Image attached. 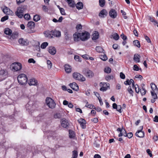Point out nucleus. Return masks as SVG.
<instances>
[{
	"label": "nucleus",
	"instance_id": "f257e3e1",
	"mask_svg": "<svg viewBox=\"0 0 158 158\" xmlns=\"http://www.w3.org/2000/svg\"><path fill=\"white\" fill-rule=\"evenodd\" d=\"M26 6H21L18 7L15 12L16 15L19 18H22L23 16V12L26 10Z\"/></svg>",
	"mask_w": 158,
	"mask_h": 158
},
{
	"label": "nucleus",
	"instance_id": "f03ea898",
	"mask_svg": "<svg viewBox=\"0 0 158 158\" xmlns=\"http://www.w3.org/2000/svg\"><path fill=\"white\" fill-rule=\"evenodd\" d=\"M17 80L19 83L21 85H25L27 81V76L23 73L21 74L18 76Z\"/></svg>",
	"mask_w": 158,
	"mask_h": 158
},
{
	"label": "nucleus",
	"instance_id": "7ed1b4c3",
	"mask_svg": "<svg viewBox=\"0 0 158 158\" xmlns=\"http://www.w3.org/2000/svg\"><path fill=\"white\" fill-rule=\"evenodd\" d=\"M22 68V64L19 62H14L10 66V68L14 72L19 71Z\"/></svg>",
	"mask_w": 158,
	"mask_h": 158
},
{
	"label": "nucleus",
	"instance_id": "20e7f679",
	"mask_svg": "<svg viewBox=\"0 0 158 158\" xmlns=\"http://www.w3.org/2000/svg\"><path fill=\"white\" fill-rule=\"evenodd\" d=\"M73 77L76 80L81 81H85V78L80 73L75 72L73 73Z\"/></svg>",
	"mask_w": 158,
	"mask_h": 158
},
{
	"label": "nucleus",
	"instance_id": "39448f33",
	"mask_svg": "<svg viewBox=\"0 0 158 158\" xmlns=\"http://www.w3.org/2000/svg\"><path fill=\"white\" fill-rule=\"evenodd\" d=\"M46 103L47 105L51 108H54L56 105L54 100L50 98H46Z\"/></svg>",
	"mask_w": 158,
	"mask_h": 158
},
{
	"label": "nucleus",
	"instance_id": "423d86ee",
	"mask_svg": "<svg viewBox=\"0 0 158 158\" xmlns=\"http://www.w3.org/2000/svg\"><path fill=\"white\" fill-rule=\"evenodd\" d=\"M83 73L86 77L91 78L94 76V73L92 71L88 69H84L82 71Z\"/></svg>",
	"mask_w": 158,
	"mask_h": 158
},
{
	"label": "nucleus",
	"instance_id": "0eeeda50",
	"mask_svg": "<svg viewBox=\"0 0 158 158\" xmlns=\"http://www.w3.org/2000/svg\"><path fill=\"white\" fill-rule=\"evenodd\" d=\"M90 37L89 33L85 31L81 33L80 40L82 41H84L87 40Z\"/></svg>",
	"mask_w": 158,
	"mask_h": 158
},
{
	"label": "nucleus",
	"instance_id": "6e6552de",
	"mask_svg": "<svg viewBox=\"0 0 158 158\" xmlns=\"http://www.w3.org/2000/svg\"><path fill=\"white\" fill-rule=\"evenodd\" d=\"M100 84V86L102 85V86L101 88H100V90L102 91H106L107 90V88L109 87L110 85L109 83H101Z\"/></svg>",
	"mask_w": 158,
	"mask_h": 158
},
{
	"label": "nucleus",
	"instance_id": "1a4fd4ad",
	"mask_svg": "<svg viewBox=\"0 0 158 158\" xmlns=\"http://www.w3.org/2000/svg\"><path fill=\"white\" fill-rule=\"evenodd\" d=\"M7 72L5 69H1L0 70V77L2 80L5 79L7 77Z\"/></svg>",
	"mask_w": 158,
	"mask_h": 158
},
{
	"label": "nucleus",
	"instance_id": "9d476101",
	"mask_svg": "<svg viewBox=\"0 0 158 158\" xmlns=\"http://www.w3.org/2000/svg\"><path fill=\"white\" fill-rule=\"evenodd\" d=\"M110 16L112 18H115L117 16V13L116 11L114 9H111L109 12Z\"/></svg>",
	"mask_w": 158,
	"mask_h": 158
},
{
	"label": "nucleus",
	"instance_id": "9b49d317",
	"mask_svg": "<svg viewBox=\"0 0 158 158\" xmlns=\"http://www.w3.org/2000/svg\"><path fill=\"white\" fill-rule=\"evenodd\" d=\"M143 129V127H141L140 130H138L135 133V135L136 136L139 138H143L144 137V133L142 130Z\"/></svg>",
	"mask_w": 158,
	"mask_h": 158
},
{
	"label": "nucleus",
	"instance_id": "f8f14e48",
	"mask_svg": "<svg viewBox=\"0 0 158 158\" xmlns=\"http://www.w3.org/2000/svg\"><path fill=\"white\" fill-rule=\"evenodd\" d=\"M77 121L80 124L82 128L84 129L85 128L86 121L84 119L80 118L77 120Z\"/></svg>",
	"mask_w": 158,
	"mask_h": 158
},
{
	"label": "nucleus",
	"instance_id": "ddd939ff",
	"mask_svg": "<svg viewBox=\"0 0 158 158\" xmlns=\"http://www.w3.org/2000/svg\"><path fill=\"white\" fill-rule=\"evenodd\" d=\"M18 42L20 44L23 45H27L29 44L27 40L22 38L19 39L18 40Z\"/></svg>",
	"mask_w": 158,
	"mask_h": 158
},
{
	"label": "nucleus",
	"instance_id": "4468645a",
	"mask_svg": "<svg viewBox=\"0 0 158 158\" xmlns=\"http://www.w3.org/2000/svg\"><path fill=\"white\" fill-rule=\"evenodd\" d=\"M61 124L62 127L67 128L69 125V123L68 120L64 118L62 120Z\"/></svg>",
	"mask_w": 158,
	"mask_h": 158
},
{
	"label": "nucleus",
	"instance_id": "2eb2a0df",
	"mask_svg": "<svg viewBox=\"0 0 158 158\" xmlns=\"http://www.w3.org/2000/svg\"><path fill=\"white\" fill-rule=\"evenodd\" d=\"M53 32V30L51 31L48 30L45 31L44 33L46 37L51 38H52V34Z\"/></svg>",
	"mask_w": 158,
	"mask_h": 158
},
{
	"label": "nucleus",
	"instance_id": "dca6fc26",
	"mask_svg": "<svg viewBox=\"0 0 158 158\" xmlns=\"http://www.w3.org/2000/svg\"><path fill=\"white\" fill-rule=\"evenodd\" d=\"M48 52L52 55H54L56 53V50L54 47H49L48 48Z\"/></svg>",
	"mask_w": 158,
	"mask_h": 158
},
{
	"label": "nucleus",
	"instance_id": "f3484780",
	"mask_svg": "<svg viewBox=\"0 0 158 158\" xmlns=\"http://www.w3.org/2000/svg\"><path fill=\"white\" fill-rule=\"evenodd\" d=\"M3 12L6 15H10L12 14V12L9 8L5 6L2 9Z\"/></svg>",
	"mask_w": 158,
	"mask_h": 158
},
{
	"label": "nucleus",
	"instance_id": "a211bd4d",
	"mask_svg": "<svg viewBox=\"0 0 158 158\" xmlns=\"http://www.w3.org/2000/svg\"><path fill=\"white\" fill-rule=\"evenodd\" d=\"M69 85L72 89L75 91H77L79 89L77 85L75 82L70 83Z\"/></svg>",
	"mask_w": 158,
	"mask_h": 158
},
{
	"label": "nucleus",
	"instance_id": "6ab92c4d",
	"mask_svg": "<svg viewBox=\"0 0 158 158\" xmlns=\"http://www.w3.org/2000/svg\"><path fill=\"white\" fill-rule=\"evenodd\" d=\"M30 85H36L37 84V81L34 78H32L30 79L28 83Z\"/></svg>",
	"mask_w": 158,
	"mask_h": 158
},
{
	"label": "nucleus",
	"instance_id": "aec40b11",
	"mask_svg": "<svg viewBox=\"0 0 158 158\" xmlns=\"http://www.w3.org/2000/svg\"><path fill=\"white\" fill-rule=\"evenodd\" d=\"M74 40L75 41H78L80 40L81 33H75L73 35Z\"/></svg>",
	"mask_w": 158,
	"mask_h": 158
},
{
	"label": "nucleus",
	"instance_id": "412c9836",
	"mask_svg": "<svg viewBox=\"0 0 158 158\" xmlns=\"http://www.w3.org/2000/svg\"><path fill=\"white\" fill-rule=\"evenodd\" d=\"M68 4L69 6L71 7H74L75 6V3L73 0H65Z\"/></svg>",
	"mask_w": 158,
	"mask_h": 158
},
{
	"label": "nucleus",
	"instance_id": "4be33fe9",
	"mask_svg": "<svg viewBox=\"0 0 158 158\" xmlns=\"http://www.w3.org/2000/svg\"><path fill=\"white\" fill-rule=\"evenodd\" d=\"M107 14L106 10L105 9L102 10L99 14V16L101 17H104L106 16Z\"/></svg>",
	"mask_w": 158,
	"mask_h": 158
},
{
	"label": "nucleus",
	"instance_id": "5701e85b",
	"mask_svg": "<svg viewBox=\"0 0 158 158\" xmlns=\"http://www.w3.org/2000/svg\"><path fill=\"white\" fill-rule=\"evenodd\" d=\"M52 37H59L61 36L60 32L56 30H53Z\"/></svg>",
	"mask_w": 158,
	"mask_h": 158
},
{
	"label": "nucleus",
	"instance_id": "b1692460",
	"mask_svg": "<svg viewBox=\"0 0 158 158\" xmlns=\"http://www.w3.org/2000/svg\"><path fill=\"white\" fill-rule=\"evenodd\" d=\"M64 69L65 72L67 73H70L71 72V67L69 65L66 64L64 66Z\"/></svg>",
	"mask_w": 158,
	"mask_h": 158
},
{
	"label": "nucleus",
	"instance_id": "393cba45",
	"mask_svg": "<svg viewBox=\"0 0 158 158\" xmlns=\"http://www.w3.org/2000/svg\"><path fill=\"white\" fill-rule=\"evenodd\" d=\"M140 56L139 54H135L134 55L133 59L136 62H140Z\"/></svg>",
	"mask_w": 158,
	"mask_h": 158
},
{
	"label": "nucleus",
	"instance_id": "a878e982",
	"mask_svg": "<svg viewBox=\"0 0 158 158\" xmlns=\"http://www.w3.org/2000/svg\"><path fill=\"white\" fill-rule=\"evenodd\" d=\"M27 27L30 29H33L35 27V23L33 21H30L28 23Z\"/></svg>",
	"mask_w": 158,
	"mask_h": 158
},
{
	"label": "nucleus",
	"instance_id": "bb28decb",
	"mask_svg": "<svg viewBox=\"0 0 158 158\" xmlns=\"http://www.w3.org/2000/svg\"><path fill=\"white\" fill-rule=\"evenodd\" d=\"M92 39L93 40H96L98 39L99 37V34L97 31H95L92 35Z\"/></svg>",
	"mask_w": 158,
	"mask_h": 158
},
{
	"label": "nucleus",
	"instance_id": "cd10ccee",
	"mask_svg": "<svg viewBox=\"0 0 158 158\" xmlns=\"http://www.w3.org/2000/svg\"><path fill=\"white\" fill-rule=\"evenodd\" d=\"M75 6L76 8L78 10L82 9L83 7V3L80 2H78Z\"/></svg>",
	"mask_w": 158,
	"mask_h": 158
},
{
	"label": "nucleus",
	"instance_id": "c85d7f7f",
	"mask_svg": "<svg viewBox=\"0 0 158 158\" xmlns=\"http://www.w3.org/2000/svg\"><path fill=\"white\" fill-rule=\"evenodd\" d=\"M126 134H127V133L125 129L123 128L121 132V133L118 134V136L120 137L122 136L123 135L124 136V135H126Z\"/></svg>",
	"mask_w": 158,
	"mask_h": 158
},
{
	"label": "nucleus",
	"instance_id": "c756f323",
	"mask_svg": "<svg viewBox=\"0 0 158 158\" xmlns=\"http://www.w3.org/2000/svg\"><path fill=\"white\" fill-rule=\"evenodd\" d=\"M12 32V31L8 28H6L4 30V33L6 35H10L11 34Z\"/></svg>",
	"mask_w": 158,
	"mask_h": 158
},
{
	"label": "nucleus",
	"instance_id": "7c9ffc66",
	"mask_svg": "<svg viewBox=\"0 0 158 158\" xmlns=\"http://www.w3.org/2000/svg\"><path fill=\"white\" fill-rule=\"evenodd\" d=\"M113 76L112 75H107L105 77V79L108 81H110V80L113 79Z\"/></svg>",
	"mask_w": 158,
	"mask_h": 158
},
{
	"label": "nucleus",
	"instance_id": "2f4dec72",
	"mask_svg": "<svg viewBox=\"0 0 158 158\" xmlns=\"http://www.w3.org/2000/svg\"><path fill=\"white\" fill-rule=\"evenodd\" d=\"M69 136L70 138H73L75 136L74 132L72 130H69Z\"/></svg>",
	"mask_w": 158,
	"mask_h": 158
},
{
	"label": "nucleus",
	"instance_id": "473e14b6",
	"mask_svg": "<svg viewBox=\"0 0 158 158\" xmlns=\"http://www.w3.org/2000/svg\"><path fill=\"white\" fill-rule=\"evenodd\" d=\"M78 156V152L77 151L74 150L72 152V155L71 158H77Z\"/></svg>",
	"mask_w": 158,
	"mask_h": 158
},
{
	"label": "nucleus",
	"instance_id": "72a5a7b5",
	"mask_svg": "<svg viewBox=\"0 0 158 158\" xmlns=\"http://www.w3.org/2000/svg\"><path fill=\"white\" fill-rule=\"evenodd\" d=\"M40 19V16L39 15H35L34 16L33 20L35 22H37Z\"/></svg>",
	"mask_w": 158,
	"mask_h": 158
},
{
	"label": "nucleus",
	"instance_id": "f704fd0d",
	"mask_svg": "<svg viewBox=\"0 0 158 158\" xmlns=\"http://www.w3.org/2000/svg\"><path fill=\"white\" fill-rule=\"evenodd\" d=\"M132 82H133V80L132 79H131L130 80L127 79L126 81H124V84L126 85H130L131 84Z\"/></svg>",
	"mask_w": 158,
	"mask_h": 158
},
{
	"label": "nucleus",
	"instance_id": "c9c22d12",
	"mask_svg": "<svg viewBox=\"0 0 158 158\" xmlns=\"http://www.w3.org/2000/svg\"><path fill=\"white\" fill-rule=\"evenodd\" d=\"M48 45V42H44L41 44L40 47L42 49H45Z\"/></svg>",
	"mask_w": 158,
	"mask_h": 158
},
{
	"label": "nucleus",
	"instance_id": "e433bc0d",
	"mask_svg": "<svg viewBox=\"0 0 158 158\" xmlns=\"http://www.w3.org/2000/svg\"><path fill=\"white\" fill-rule=\"evenodd\" d=\"M96 51L98 52H103L104 50L100 46L97 47L96 48Z\"/></svg>",
	"mask_w": 158,
	"mask_h": 158
},
{
	"label": "nucleus",
	"instance_id": "4c0bfd02",
	"mask_svg": "<svg viewBox=\"0 0 158 158\" xmlns=\"http://www.w3.org/2000/svg\"><path fill=\"white\" fill-rule=\"evenodd\" d=\"M133 44L135 46L140 48V47L139 42L138 40H135L133 41Z\"/></svg>",
	"mask_w": 158,
	"mask_h": 158
},
{
	"label": "nucleus",
	"instance_id": "58836bf2",
	"mask_svg": "<svg viewBox=\"0 0 158 158\" xmlns=\"http://www.w3.org/2000/svg\"><path fill=\"white\" fill-rule=\"evenodd\" d=\"M99 5L101 7H103L105 5V0H99Z\"/></svg>",
	"mask_w": 158,
	"mask_h": 158
},
{
	"label": "nucleus",
	"instance_id": "ea45409f",
	"mask_svg": "<svg viewBox=\"0 0 158 158\" xmlns=\"http://www.w3.org/2000/svg\"><path fill=\"white\" fill-rule=\"evenodd\" d=\"M112 36L113 39L116 40H118L119 38V35L118 34L116 33H114L112 35Z\"/></svg>",
	"mask_w": 158,
	"mask_h": 158
},
{
	"label": "nucleus",
	"instance_id": "a19ab883",
	"mask_svg": "<svg viewBox=\"0 0 158 158\" xmlns=\"http://www.w3.org/2000/svg\"><path fill=\"white\" fill-rule=\"evenodd\" d=\"M104 72L107 73H111V69L109 67H106L104 70Z\"/></svg>",
	"mask_w": 158,
	"mask_h": 158
},
{
	"label": "nucleus",
	"instance_id": "79ce46f5",
	"mask_svg": "<svg viewBox=\"0 0 158 158\" xmlns=\"http://www.w3.org/2000/svg\"><path fill=\"white\" fill-rule=\"evenodd\" d=\"M150 85L151 86V89L153 91H154L156 89H157L156 86L155 84L153 83H151Z\"/></svg>",
	"mask_w": 158,
	"mask_h": 158
},
{
	"label": "nucleus",
	"instance_id": "37998d69",
	"mask_svg": "<svg viewBox=\"0 0 158 158\" xmlns=\"http://www.w3.org/2000/svg\"><path fill=\"white\" fill-rule=\"evenodd\" d=\"M88 104V102H87L86 103V105H85V106L86 107L88 108H89L90 109H95V106H94V105H92V104H88Z\"/></svg>",
	"mask_w": 158,
	"mask_h": 158
},
{
	"label": "nucleus",
	"instance_id": "c03bdc74",
	"mask_svg": "<svg viewBox=\"0 0 158 158\" xmlns=\"http://www.w3.org/2000/svg\"><path fill=\"white\" fill-rule=\"evenodd\" d=\"M139 91L142 95H144L145 94L146 90L143 87H142V89H140Z\"/></svg>",
	"mask_w": 158,
	"mask_h": 158
},
{
	"label": "nucleus",
	"instance_id": "a18cd8bd",
	"mask_svg": "<svg viewBox=\"0 0 158 158\" xmlns=\"http://www.w3.org/2000/svg\"><path fill=\"white\" fill-rule=\"evenodd\" d=\"M151 93L152 97L154 99H156L157 98V96L156 93H154L153 91H151Z\"/></svg>",
	"mask_w": 158,
	"mask_h": 158
},
{
	"label": "nucleus",
	"instance_id": "49530a36",
	"mask_svg": "<svg viewBox=\"0 0 158 158\" xmlns=\"http://www.w3.org/2000/svg\"><path fill=\"white\" fill-rule=\"evenodd\" d=\"M143 36L145 38V40L147 41L148 43H152L151 41L148 36L146 35H144Z\"/></svg>",
	"mask_w": 158,
	"mask_h": 158
},
{
	"label": "nucleus",
	"instance_id": "de8ad7c7",
	"mask_svg": "<svg viewBox=\"0 0 158 158\" xmlns=\"http://www.w3.org/2000/svg\"><path fill=\"white\" fill-rule=\"evenodd\" d=\"M47 63L48 65V68L49 69H51L52 66V63L49 60H48L47 61Z\"/></svg>",
	"mask_w": 158,
	"mask_h": 158
},
{
	"label": "nucleus",
	"instance_id": "09e8293b",
	"mask_svg": "<svg viewBox=\"0 0 158 158\" xmlns=\"http://www.w3.org/2000/svg\"><path fill=\"white\" fill-rule=\"evenodd\" d=\"M24 18L27 20H29L30 19V16L28 14H25L23 16Z\"/></svg>",
	"mask_w": 158,
	"mask_h": 158
},
{
	"label": "nucleus",
	"instance_id": "8fccbe9b",
	"mask_svg": "<svg viewBox=\"0 0 158 158\" xmlns=\"http://www.w3.org/2000/svg\"><path fill=\"white\" fill-rule=\"evenodd\" d=\"M124 136L127 137L130 139L132 137L133 134L132 132H129L128 133L126 134V135H124Z\"/></svg>",
	"mask_w": 158,
	"mask_h": 158
},
{
	"label": "nucleus",
	"instance_id": "3c124183",
	"mask_svg": "<svg viewBox=\"0 0 158 158\" xmlns=\"http://www.w3.org/2000/svg\"><path fill=\"white\" fill-rule=\"evenodd\" d=\"M100 58L103 60L105 61L107 60V57L106 55L105 54L104 55H101L100 56Z\"/></svg>",
	"mask_w": 158,
	"mask_h": 158
},
{
	"label": "nucleus",
	"instance_id": "603ef678",
	"mask_svg": "<svg viewBox=\"0 0 158 158\" xmlns=\"http://www.w3.org/2000/svg\"><path fill=\"white\" fill-rule=\"evenodd\" d=\"M8 19V16L7 15H5L4 16L2 17L1 19V21L2 22H3Z\"/></svg>",
	"mask_w": 158,
	"mask_h": 158
},
{
	"label": "nucleus",
	"instance_id": "864d4df0",
	"mask_svg": "<svg viewBox=\"0 0 158 158\" xmlns=\"http://www.w3.org/2000/svg\"><path fill=\"white\" fill-rule=\"evenodd\" d=\"M59 9L60 13L62 14V15H66V13L65 12L63 8H60Z\"/></svg>",
	"mask_w": 158,
	"mask_h": 158
},
{
	"label": "nucleus",
	"instance_id": "5fc2aeb1",
	"mask_svg": "<svg viewBox=\"0 0 158 158\" xmlns=\"http://www.w3.org/2000/svg\"><path fill=\"white\" fill-rule=\"evenodd\" d=\"M135 92L137 93H139L140 89L139 86L137 85H136L135 86Z\"/></svg>",
	"mask_w": 158,
	"mask_h": 158
},
{
	"label": "nucleus",
	"instance_id": "6e6d98bb",
	"mask_svg": "<svg viewBox=\"0 0 158 158\" xmlns=\"http://www.w3.org/2000/svg\"><path fill=\"white\" fill-rule=\"evenodd\" d=\"M122 107L120 105H118L116 108V110L120 113H121L122 111L121 110Z\"/></svg>",
	"mask_w": 158,
	"mask_h": 158
},
{
	"label": "nucleus",
	"instance_id": "4d7b16f0",
	"mask_svg": "<svg viewBox=\"0 0 158 158\" xmlns=\"http://www.w3.org/2000/svg\"><path fill=\"white\" fill-rule=\"evenodd\" d=\"M127 90L129 93L131 94H132L133 91L131 89V86H129L127 89Z\"/></svg>",
	"mask_w": 158,
	"mask_h": 158
},
{
	"label": "nucleus",
	"instance_id": "13d9d810",
	"mask_svg": "<svg viewBox=\"0 0 158 158\" xmlns=\"http://www.w3.org/2000/svg\"><path fill=\"white\" fill-rule=\"evenodd\" d=\"M149 20L152 22H154L156 24L157 23V21L152 17H149Z\"/></svg>",
	"mask_w": 158,
	"mask_h": 158
},
{
	"label": "nucleus",
	"instance_id": "bf43d9fd",
	"mask_svg": "<svg viewBox=\"0 0 158 158\" xmlns=\"http://www.w3.org/2000/svg\"><path fill=\"white\" fill-rule=\"evenodd\" d=\"M28 62L29 63H33L35 64V61L33 58H30L28 59Z\"/></svg>",
	"mask_w": 158,
	"mask_h": 158
},
{
	"label": "nucleus",
	"instance_id": "052dcab7",
	"mask_svg": "<svg viewBox=\"0 0 158 158\" xmlns=\"http://www.w3.org/2000/svg\"><path fill=\"white\" fill-rule=\"evenodd\" d=\"M147 152L149 155L150 157H151L152 156V152L149 149H148L146 150Z\"/></svg>",
	"mask_w": 158,
	"mask_h": 158
},
{
	"label": "nucleus",
	"instance_id": "680f3d73",
	"mask_svg": "<svg viewBox=\"0 0 158 158\" xmlns=\"http://www.w3.org/2000/svg\"><path fill=\"white\" fill-rule=\"evenodd\" d=\"M120 77L122 79H124L125 78V76L122 72L120 73Z\"/></svg>",
	"mask_w": 158,
	"mask_h": 158
},
{
	"label": "nucleus",
	"instance_id": "e2e57ef3",
	"mask_svg": "<svg viewBox=\"0 0 158 158\" xmlns=\"http://www.w3.org/2000/svg\"><path fill=\"white\" fill-rule=\"evenodd\" d=\"M54 118H60V114L56 113L54 115Z\"/></svg>",
	"mask_w": 158,
	"mask_h": 158
},
{
	"label": "nucleus",
	"instance_id": "0e129e2a",
	"mask_svg": "<svg viewBox=\"0 0 158 158\" xmlns=\"http://www.w3.org/2000/svg\"><path fill=\"white\" fill-rule=\"evenodd\" d=\"M133 69L135 71H138L139 70V68L136 65H134L133 67Z\"/></svg>",
	"mask_w": 158,
	"mask_h": 158
},
{
	"label": "nucleus",
	"instance_id": "69168bd1",
	"mask_svg": "<svg viewBox=\"0 0 158 158\" xmlns=\"http://www.w3.org/2000/svg\"><path fill=\"white\" fill-rule=\"evenodd\" d=\"M91 121L95 123H97L98 122V119L97 118H94L91 119Z\"/></svg>",
	"mask_w": 158,
	"mask_h": 158
},
{
	"label": "nucleus",
	"instance_id": "338daca9",
	"mask_svg": "<svg viewBox=\"0 0 158 158\" xmlns=\"http://www.w3.org/2000/svg\"><path fill=\"white\" fill-rule=\"evenodd\" d=\"M43 10L45 12H47L48 11V7L45 5H44L43 6Z\"/></svg>",
	"mask_w": 158,
	"mask_h": 158
},
{
	"label": "nucleus",
	"instance_id": "774afa93",
	"mask_svg": "<svg viewBox=\"0 0 158 158\" xmlns=\"http://www.w3.org/2000/svg\"><path fill=\"white\" fill-rule=\"evenodd\" d=\"M121 37L123 40H126L127 39V36L123 34L121 35Z\"/></svg>",
	"mask_w": 158,
	"mask_h": 158
}]
</instances>
